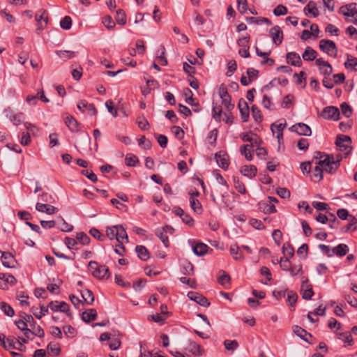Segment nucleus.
<instances>
[{
	"label": "nucleus",
	"instance_id": "nucleus-1",
	"mask_svg": "<svg viewBox=\"0 0 357 357\" xmlns=\"http://www.w3.org/2000/svg\"><path fill=\"white\" fill-rule=\"evenodd\" d=\"M341 157L337 155L336 158L332 154L326 156L323 160H318L323 170V172L328 174L335 173L340 165Z\"/></svg>",
	"mask_w": 357,
	"mask_h": 357
},
{
	"label": "nucleus",
	"instance_id": "nucleus-2",
	"mask_svg": "<svg viewBox=\"0 0 357 357\" xmlns=\"http://www.w3.org/2000/svg\"><path fill=\"white\" fill-rule=\"evenodd\" d=\"M88 266L92 271L93 276L98 279L104 280L109 277V270L105 265H99L96 261H91Z\"/></svg>",
	"mask_w": 357,
	"mask_h": 357
},
{
	"label": "nucleus",
	"instance_id": "nucleus-3",
	"mask_svg": "<svg viewBox=\"0 0 357 357\" xmlns=\"http://www.w3.org/2000/svg\"><path fill=\"white\" fill-rule=\"evenodd\" d=\"M319 47L322 52L327 54L328 56H333L334 58L337 56V48L333 41L331 40L322 39L319 41Z\"/></svg>",
	"mask_w": 357,
	"mask_h": 357
},
{
	"label": "nucleus",
	"instance_id": "nucleus-4",
	"mask_svg": "<svg viewBox=\"0 0 357 357\" xmlns=\"http://www.w3.org/2000/svg\"><path fill=\"white\" fill-rule=\"evenodd\" d=\"M351 138L347 135H340L335 141V144L339 150L344 152L345 155L349 154L351 151Z\"/></svg>",
	"mask_w": 357,
	"mask_h": 357
},
{
	"label": "nucleus",
	"instance_id": "nucleus-5",
	"mask_svg": "<svg viewBox=\"0 0 357 357\" xmlns=\"http://www.w3.org/2000/svg\"><path fill=\"white\" fill-rule=\"evenodd\" d=\"M301 294L304 300H310L314 295L312 285L309 283L308 278H303L301 287Z\"/></svg>",
	"mask_w": 357,
	"mask_h": 357
},
{
	"label": "nucleus",
	"instance_id": "nucleus-6",
	"mask_svg": "<svg viewBox=\"0 0 357 357\" xmlns=\"http://www.w3.org/2000/svg\"><path fill=\"white\" fill-rule=\"evenodd\" d=\"M321 116L325 119L337 121L339 119L340 111L336 107L328 106L324 108Z\"/></svg>",
	"mask_w": 357,
	"mask_h": 357
},
{
	"label": "nucleus",
	"instance_id": "nucleus-7",
	"mask_svg": "<svg viewBox=\"0 0 357 357\" xmlns=\"http://www.w3.org/2000/svg\"><path fill=\"white\" fill-rule=\"evenodd\" d=\"M289 130L296 132L299 135L310 136L312 135L310 127L304 123H296L292 126Z\"/></svg>",
	"mask_w": 357,
	"mask_h": 357
},
{
	"label": "nucleus",
	"instance_id": "nucleus-8",
	"mask_svg": "<svg viewBox=\"0 0 357 357\" xmlns=\"http://www.w3.org/2000/svg\"><path fill=\"white\" fill-rule=\"evenodd\" d=\"M187 296L190 300L195 301L201 306L208 307L210 305V302L208 299L198 292L189 291Z\"/></svg>",
	"mask_w": 357,
	"mask_h": 357
},
{
	"label": "nucleus",
	"instance_id": "nucleus-9",
	"mask_svg": "<svg viewBox=\"0 0 357 357\" xmlns=\"http://www.w3.org/2000/svg\"><path fill=\"white\" fill-rule=\"evenodd\" d=\"M269 33L274 44L279 45L282 43L283 40V32L279 26L275 25L272 27L270 29Z\"/></svg>",
	"mask_w": 357,
	"mask_h": 357
},
{
	"label": "nucleus",
	"instance_id": "nucleus-10",
	"mask_svg": "<svg viewBox=\"0 0 357 357\" xmlns=\"http://www.w3.org/2000/svg\"><path fill=\"white\" fill-rule=\"evenodd\" d=\"M215 158L220 167L223 169H227L229 167V155L228 154L222 151H220L215 153Z\"/></svg>",
	"mask_w": 357,
	"mask_h": 357
},
{
	"label": "nucleus",
	"instance_id": "nucleus-11",
	"mask_svg": "<svg viewBox=\"0 0 357 357\" xmlns=\"http://www.w3.org/2000/svg\"><path fill=\"white\" fill-rule=\"evenodd\" d=\"M21 317L22 318V319L15 321V325L22 331H24L26 329L28 328V323L31 322L33 324H35V321L31 314H26V313H23V314L21 315Z\"/></svg>",
	"mask_w": 357,
	"mask_h": 357
},
{
	"label": "nucleus",
	"instance_id": "nucleus-12",
	"mask_svg": "<svg viewBox=\"0 0 357 357\" xmlns=\"http://www.w3.org/2000/svg\"><path fill=\"white\" fill-rule=\"evenodd\" d=\"M316 65L319 66L320 72L325 76H329L333 72V68L331 64L324 61L323 59L319 58L315 61Z\"/></svg>",
	"mask_w": 357,
	"mask_h": 357
},
{
	"label": "nucleus",
	"instance_id": "nucleus-13",
	"mask_svg": "<svg viewBox=\"0 0 357 357\" xmlns=\"http://www.w3.org/2000/svg\"><path fill=\"white\" fill-rule=\"evenodd\" d=\"M339 12L347 17H354L357 13L356 3H351L349 4L340 7Z\"/></svg>",
	"mask_w": 357,
	"mask_h": 357
},
{
	"label": "nucleus",
	"instance_id": "nucleus-14",
	"mask_svg": "<svg viewBox=\"0 0 357 357\" xmlns=\"http://www.w3.org/2000/svg\"><path fill=\"white\" fill-rule=\"evenodd\" d=\"M1 261L3 266L6 268H14L16 263L14 256L6 252H1Z\"/></svg>",
	"mask_w": 357,
	"mask_h": 357
},
{
	"label": "nucleus",
	"instance_id": "nucleus-15",
	"mask_svg": "<svg viewBox=\"0 0 357 357\" xmlns=\"http://www.w3.org/2000/svg\"><path fill=\"white\" fill-rule=\"evenodd\" d=\"M48 307L52 311L59 310L62 312H68L69 311V305L64 301L60 303L58 301H51Z\"/></svg>",
	"mask_w": 357,
	"mask_h": 357
},
{
	"label": "nucleus",
	"instance_id": "nucleus-16",
	"mask_svg": "<svg viewBox=\"0 0 357 357\" xmlns=\"http://www.w3.org/2000/svg\"><path fill=\"white\" fill-rule=\"evenodd\" d=\"M241 119L243 122H247L249 118V107L248 103L243 100L240 99L238 103Z\"/></svg>",
	"mask_w": 357,
	"mask_h": 357
},
{
	"label": "nucleus",
	"instance_id": "nucleus-17",
	"mask_svg": "<svg viewBox=\"0 0 357 357\" xmlns=\"http://www.w3.org/2000/svg\"><path fill=\"white\" fill-rule=\"evenodd\" d=\"M36 209L39 212L45 213L48 215L54 214L58 211L54 206L40 202L36 204Z\"/></svg>",
	"mask_w": 357,
	"mask_h": 357
},
{
	"label": "nucleus",
	"instance_id": "nucleus-18",
	"mask_svg": "<svg viewBox=\"0 0 357 357\" xmlns=\"http://www.w3.org/2000/svg\"><path fill=\"white\" fill-rule=\"evenodd\" d=\"M283 121L284 122H281L279 123L278 122H275V123H273L271 126V129L273 133L275 132V130H276V132H277L276 137L278 139L279 142H280V139H282L283 137L282 132L287 125L286 121L283 120Z\"/></svg>",
	"mask_w": 357,
	"mask_h": 357
},
{
	"label": "nucleus",
	"instance_id": "nucleus-19",
	"mask_svg": "<svg viewBox=\"0 0 357 357\" xmlns=\"http://www.w3.org/2000/svg\"><path fill=\"white\" fill-rule=\"evenodd\" d=\"M293 331L296 335L300 337L302 340H303L306 342L310 343L309 337L312 338V335L310 333H307L305 329H303L301 326H294L293 327Z\"/></svg>",
	"mask_w": 357,
	"mask_h": 357
},
{
	"label": "nucleus",
	"instance_id": "nucleus-20",
	"mask_svg": "<svg viewBox=\"0 0 357 357\" xmlns=\"http://www.w3.org/2000/svg\"><path fill=\"white\" fill-rule=\"evenodd\" d=\"M286 58L288 63L294 66H301L302 61L298 54L296 52H288L286 54Z\"/></svg>",
	"mask_w": 357,
	"mask_h": 357
},
{
	"label": "nucleus",
	"instance_id": "nucleus-21",
	"mask_svg": "<svg viewBox=\"0 0 357 357\" xmlns=\"http://www.w3.org/2000/svg\"><path fill=\"white\" fill-rule=\"evenodd\" d=\"M241 173L248 178H253L256 176L257 169L255 165H243L240 169Z\"/></svg>",
	"mask_w": 357,
	"mask_h": 357
},
{
	"label": "nucleus",
	"instance_id": "nucleus-22",
	"mask_svg": "<svg viewBox=\"0 0 357 357\" xmlns=\"http://www.w3.org/2000/svg\"><path fill=\"white\" fill-rule=\"evenodd\" d=\"M24 332V335L27 339H33V337H31V335H35L38 336L39 337H43L45 335V332L43 329L40 326H38L34 331H31L29 328L26 329Z\"/></svg>",
	"mask_w": 357,
	"mask_h": 357
},
{
	"label": "nucleus",
	"instance_id": "nucleus-23",
	"mask_svg": "<svg viewBox=\"0 0 357 357\" xmlns=\"http://www.w3.org/2000/svg\"><path fill=\"white\" fill-rule=\"evenodd\" d=\"M65 123L68 129L73 132H77L79 130L77 121L72 116H69L66 118Z\"/></svg>",
	"mask_w": 357,
	"mask_h": 357
},
{
	"label": "nucleus",
	"instance_id": "nucleus-24",
	"mask_svg": "<svg viewBox=\"0 0 357 357\" xmlns=\"http://www.w3.org/2000/svg\"><path fill=\"white\" fill-rule=\"evenodd\" d=\"M97 318V312L95 309H89L83 312L82 319L86 323H89L91 321L96 320Z\"/></svg>",
	"mask_w": 357,
	"mask_h": 357
},
{
	"label": "nucleus",
	"instance_id": "nucleus-25",
	"mask_svg": "<svg viewBox=\"0 0 357 357\" xmlns=\"http://www.w3.org/2000/svg\"><path fill=\"white\" fill-rule=\"evenodd\" d=\"M314 163L316 165L312 170L311 177L314 182H319L323 178V170L321 167L318 165V160L314 162Z\"/></svg>",
	"mask_w": 357,
	"mask_h": 357
},
{
	"label": "nucleus",
	"instance_id": "nucleus-26",
	"mask_svg": "<svg viewBox=\"0 0 357 357\" xmlns=\"http://www.w3.org/2000/svg\"><path fill=\"white\" fill-rule=\"evenodd\" d=\"M230 254L235 260H243L244 256L240 247L237 244H233L230 246Z\"/></svg>",
	"mask_w": 357,
	"mask_h": 357
},
{
	"label": "nucleus",
	"instance_id": "nucleus-27",
	"mask_svg": "<svg viewBox=\"0 0 357 357\" xmlns=\"http://www.w3.org/2000/svg\"><path fill=\"white\" fill-rule=\"evenodd\" d=\"M181 271L183 274L191 275L194 273V266L188 261H183L181 264Z\"/></svg>",
	"mask_w": 357,
	"mask_h": 357
},
{
	"label": "nucleus",
	"instance_id": "nucleus-28",
	"mask_svg": "<svg viewBox=\"0 0 357 357\" xmlns=\"http://www.w3.org/2000/svg\"><path fill=\"white\" fill-rule=\"evenodd\" d=\"M190 204L191 208L195 213L197 214H201L202 213V206L198 199L193 197V194H190Z\"/></svg>",
	"mask_w": 357,
	"mask_h": 357
},
{
	"label": "nucleus",
	"instance_id": "nucleus-29",
	"mask_svg": "<svg viewBox=\"0 0 357 357\" xmlns=\"http://www.w3.org/2000/svg\"><path fill=\"white\" fill-rule=\"evenodd\" d=\"M332 251L333 255H336L338 257H343L349 252V247L346 244L341 243L334 247Z\"/></svg>",
	"mask_w": 357,
	"mask_h": 357
},
{
	"label": "nucleus",
	"instance_id": "nucleus-30",
	"mask_svg": "<svg viewBox=\"0 0 357 357\" xmlns=\"http://www.w3.org/2000/svg\"><path fill=\"white\" fill-rule=\"evenodd\" d=\"M208 249V246L203 243H198L192 247L194 253L197 256L204 255Z\"/></svg>",
	"mask_w": 357,
	"mask_h": 357
},
{
	"label": "nucleus",
	"instance_id": "nucleus-31",
	"mask_svg": "<svg viewBox=\"0 0 357 357\" xmlns=\"http://www.w3.org/2000/svg\"><path fill=\"white\" fill-rule=\"evenodd\" d=\"M135 251L138 257L142 261H146L150 258L148 250L143 245H137Z\"/></svg>",
	"mask_w": 357,
	"mask_h": 357
},
{
	"label": "nucleus",
	"instance_id": "nucleus-32",
	"mask_svg": "<svg viewBox=\"0 0 357 357\" xmlns=\"http://www.w3.org/2000/svg\"><path fill=\"white\" fill-rule=\"evenodd\" d=\"M344 67L347 69H351L352 70L357 71V58L352 56L350 54L347 55V61L344 63Z\"/></svg>",
	"mask_w": 357,
	"mask_h": 357
},
{
	"label": "nucleus",
	"instance_id": "nucleus-33",
	"mask_svg": "<svg viewBox=\"0 0 357 357\" xmlns=\"http://www.w3.org/2000/svg\"><path fill=\"white\" fill-rule=\"evenodd\" d=\"M36 21L38 22V25L41 24V22L43 21L45 24H47L48 22V13L46 10L40 9L37 11L35 16Z\"/></svg>",
	"mask_w": 357,
	"mask_h": 357
},
{
	"label": "nucleus",
	"instance_id": "nucleus-34",
	"mask_svg": "<svg viewBox=\"0 0 357 357\" xmlns=\"http://www.w3.org/2000/svg\"><path fill=\"white\" fill-rule=\"evenodd\" d=\"M81 295L84 300V301L88 305H92L94 301V296L93 292L88 289H85L81 291Z\"/></svg>",
	"mask_w": 357,
	"mask_h": 357
},
{
	"label": "nucleus",
	"instance_id": "nucleus-35",
	"mask_svg": "<svg viewBox=\"0 0 357 357\" xmlns=\"http://www.w3.org/2000/svg\"><path fill=\"white\" fill-rule=\"evenodd\" d=\"M55 53L60 59L64 61L74 58L76 56L75 52L69 50H56Z\"/></svg>",
	"mask_w": 357,
	"mask_h": 357
},
{
	"label": "nucleus",
	"instance_id": "nucleus-36",
	"mask_svg": "<svg viewBox=\"0 0 357 357\" xmlns=\"http://www.w3.org/2000/svg\"><path fill=\"white\" fill-rule=\"evenodd\" d=\"M316 56L317 52L310 47H307L302 54V57L305 61H313L316 59Z\"/></svg>",
	"mask_w": 357,
	"mask_h": 357
},
{
	"label": "nucleus",
	"instance_id": "nucleus-37",
	"mask_svg": "<svg viewBox=\"0 0 357 357\" xmlns=\"http://www.w3.org/2000/svg\"><path fill=\"white\" fill-rule=\"evenodd\" d=\"M259 208L265 213H274L277 211L275 205L271 203H259Z\"/></svg>",
	"mask_w": 357,
	"mask_h": 357
},
{
	"label": "nucleus",
	"instance_id": "nucleus-38",
	"mask_svg": "<svg viewBox=\"0 0 357 357\" xmlns=\"http://www.w3.org/2000/svg\"><path fill=\"white\" fill-rule=\"evenodd\" d=\"M117 242L119 243H123V239H126V242H128V237L126 229L121 225H117Z\"/></svg>",
	"mask_w": 357,
	"mask_h": 357
},
{
	"label": "nucleus",
	"instance_id": "nucleus-39",
	"mask_svg": "<svg viewBox=\"0 0 357 357\" xmlns=\"http://www.w3.org/2000/svg\"><path fill=\"white\" fill-rule=\"evenodd\" d=\"M305 12H307L309 14H311L314 17H316L319 15V10L316 6V3L313 1H310L304 8Z\"/></svg>",
	"mask_w": 357,
	"mask_h": 357
},
{
	"label": "nucleus",
	"instance_id": "nucleus-40",
	"mask_svg": "<svg viewBox=\"0 0 357 357\" xmlns=\"http://www.w3.org/2000/svg\"><path fill=\"white\" fill-rule=\"evenodd\" d=\"M48 306L45 307L43 305H41L40 310H38V308L36 307H32L31 308V312L37 319H40L48 312Z\"/></svg>",
	"mask_w": 357,
	"mask_h": 357
},
{
	"label": "nucleus",
	"instance_id": "nucleus-41",
	"mask_svg": "<svg viewBox=\"0 0 357 357\" xmlns=\"http://www.w3.org/2000/svg\"><path fill=\"white\" fill-rule=\"evenodd\" d=\"M252 146V144H245L240 149L241 154L244 155L245 158L250 161L252 159V151L250 150Z\"/></svg>",
	"mask_w": 357,
	"mask_h": 357
},
{
	"label": "nucleus",
	"instance_id": "nucleus-42",
	"mask_svg": "<svg viewBox=\"0 0 357 357\" xmlns=\"http://www.w3.org/2000/svg\"><path fill=\"white\" fill-rule=\"evenodd\" d=\"M233 181L234 187L237 190V191L241 194H245L247 190L244 183L241 181H240L239 178L236 176H234Z\"/></svg>",
	"mask_w": 357,
	"mask_h": 357
},
{
	"label": "nucleus",
	"instance_id": "nucleus-43",
	"mask_svg": "<svg viewBox=\"0 0 357 357\" xmlns=\"http://www.w3.org/2000/svg\"><path fill=\"white\" fill-rule=\"evenodd\" d=\"M24 114L22 112L17 114H11L9 116V119L13 123L14 125L17 126L22 123L24 121Z\"/></svg>",
	"mask_w": 357,
	"mask_h": 357
},
{
	"label": "nucleus",
	"instance_id": "nucleus-44",
	"mask_svg": "<svg viewBox=\"0 0 357 357\" xmlns=\"http://www.w3.org/2000/svg\"><path fill=\"white\" fill-rule=\"evenodd\" d=\"M222 114V107L221 106H217L214 103H213V108H212V114L213 118L218 122H220L221 121V116Z\"/></svg>",
	"mask_w": 357,
	"mask_h": 357
},
{
	"label": "nucleus",
	"instance_id": "nucleus-45",
	"mask_svg": "<svg viewBox=\"0 0 357 357\" xmlns=\"http://www.w3.org/2000/svg\"><path fill=\"white\" fill-rule=\"evenodd\" d=\"M282 253L288 258L292 257L294 255V249L289 243H285L282 246Z\"/></svg>",
	"mask_w": 357,
	"mask_h": 357
},
{
	"label": "nucleus",
	"instance_id": "nucleus-46",
	"mask_svg": "<svg viewBox=\"0 0 357 357\" xmlns=\"http://www.w3.org/2000/svg\"><path fill=\"white\" fill-rule=\"evenodd\" d=\"M138 162H139L138 158L132 153L127 154L125 158L126 165L128 166H130V167L135 166Z\"/></svg>",
	"mask_w": 357,
	"mask_h": 357
},
{
	"label": "nucleus",
	"instance_id": "nucleus-47",
	"mask_svg": "<svg viewBox=\"0 0 357 357\" xmlns=\"http://www.w3.org/2000/svg\"><path fill=\"white\" fill-rule=\"evenodd\" d=\"M155 235L160 239L166 248L169 247V238L165 232L160 229H157L155 231Z\"/></svg>",
	"mask_w": 357,
	"mask_h": 357
},
{
	"label": "nucleus",
	"instance_id": "nucleus-48",
	"mask_svg": "<svg viewBox=\"0 0 357 357\" xmlns=\"http://www.w3.org/2000/svg\"><path fill=\"white\" fill-rule=\"evenodd\" d=\"M220 275L218 278V282L221 285L225 286L230 282V276L225 271H220Z\"/></svg>",
	"mask_w": 357,
	"mask_h": 357
},
{
	"label": "nucleus",
	"instance_id": "nucleus-49",
	"mask_svg": "<svg viewBox=\"0 0 357 357\" xmlns=\"http://www.w3.org/2000/svg\"><path fill=\"white\" fill-rule=\"evenodd\" d=\"M288 272H289L291 276L301 275L303 273V266L301 264L291 265Z\"/></svg>",
	"mask_w": 357,
	"mask_h": 357
},
{
	"label": "nucleus",
	"instance_id": "nucleus-50",
	"mask_svg": "<svg viewBox=\"0 0 357 357\" xmlns=\"http://www.w3.org/2000/svg\"><path fill=\"white\" fill-rule=\"evenodd\" d=\"M294 96L288 94L283 98L281 102V107L282 108L288 109L293 105Z\"/></svg>",
	"mask_w": 357,
	"mask_h": 357
},
{
	"label": "nucleus",
	"instance_id": "nucleus-51",
	"mask_svg": "<svg viewBox=\"0 0 357 357\" xmlns=\"http://www.w3.org/2000/svg\"><path fill=\"white\" fill-rule=\"evenodd\" d=\"M189 351L194 355L202 356V351L201 346L195 342H191L189 346Z\"/></svg>",
	"mask_w": 357,
	"mask_h": 357
},
{
	"label": "nucleus",
	"instance_id": "nucleus-52",
	"mask_svg": "<svg viewBox=\"0 0 357 357\" xmlns=\"http://www.w3.org/2000/svg\"><path fill=\"white\" fill-rule=\"evenodd\" d=\"M118 231H117V225H114L113 227H108L106 229V236L111 240L116 239Z\"/></svg>",
	"mask_w": 357,
	"mask_h": 357
},
{
	"label": "nucleus",
	"instance_id": "nucleus-53",
	"mask_svg": "<svg viewBox=\"0 0 357 357\" xmlns=\"http://www.w3.org/2000/svg\"><path fill=\"white\" fill-rule=\"evenodd\" d=\"M0 305H1V309L3 311L5 314H6L7 316L12 317L15 314L14 310L8 304H7L4 302H2L0 303Z\"/></svg>",
	"mask_w": 357,
	"mask_h": 357
},
{
	"label": "nucleus",
	"instance_id": "nucleus-54",
	"mask_svg": "<svg viewBox=\"0 0 357 357\" xmlns=\"http://www.w3.org/2000/svg\"><path fill=\"white\" fill-rule=\"evenodd\" d=\"M138 145L142 149L148 150L151 147V142L149 139H146L145 136H142L138 139Z\"/></svg>",
	"mask_w": 357,
	"mask_h": 357
},
{
	"label": "nucleus",
	"instance_id": "nucleus-55",
	"mask_svg": "<svg viewBox=\"0 0 357 357\" xmlns=\"http://www.w3.org/2000/svg\"><path fill=\"white\" fill-rule=\"evenodd\" d=\"M89 234L94 238H96L100 241H104L106 238V237L103 234H102L98 229H96L95 227H93L89 230Z\"/></svg>",
	"mask_w": 357,
	"mask_h": 357
},
{
	"label": "nucleus",
	"instance_id": "nucleus-56",
	"mask_svg": "<svg viewBox=\"0 0 357 357\" xmlns=\"http://www.w3.org/2000/svg\"><path fill=\"white\" fill-rule=\"evenodd\" d=\"M47 349L48 351L52 353L54 356H58L61 351V349L59 347V344L54 342L49 343Z\"/></svg>",
	"mask_w": 357,
	"mask_h": 357
},
{
	"label": "nucleus",
	"instance_id": "nucleus-57",
	"mask_svg": "<svg viewBox=\"0 0 357 357\" xmlns=\"http://www.w3.org/2000/svg\"><path fill=\"white\" fill-rule=\"evenodd\" d=\"M225 347L228 351H234L238 347V343L236 340H226L224 342Z\"/></svg>",
	"mask_w": 357,
	"mask_h": 357
},
{
	"label": "nucleus",
	"instance_id": "nucleus-58",
	"mask_svg": "<svg viewBox=\"0 0 357 357\" xmlns=\"http://www.w3.org/2000/svg\"><path fill=\"white\" fill-rule=\"evenodd\" d=\"M116 20L119 24L124 25L126 23V14L121 9L116 11Z\"/></svg>",
	"mask_w": 357,
	"mask_h": 357
},
{
	"label": "nucleus",
	"instance_id": "nucleus-59",
	"mask_svg": "<svg viewBox=\"0 0 357 357\" xmlns=\"http://www.w3.org/2000/svg\"><path fill=\"white\" fill-rule=\"evenodd\" d=\"M60 26L65 30H68L72 26V20L70 16H65L60 22Z\"/></svg>",
	"mask_w": 357,
	"mask_h": 357
},
{
	"label": "nucleus",
	"instance_id": "nucleus-60",
	"mask_svg": "<svg viewBox=\"0 0 357 357\" xmlns=\"http://www.w3.org/2000/svg\"><path fill=\"white\" fill-rule=\"evenodd\" d=\"M281 268L284 271H288L292 265L287 257H282L280 260Z\"/></svg>",
	"mask_w": 357,
	"mask_h": 357
},
{
	"label": "nucleus",
	"instance_id": "nucleus-61",
	"mask_svg": "<svg viewBox=\"0 0 357 357\" xmlns=\"http://www.w3.org/2000/svg\"><path fill=\"white\" fill-rule=\"evenodd\" d=\"M76 238L83 245H88L90 243L89 236L84 232L77 233Z\"/></svg>",
	"mask_w": 357,
	"mask_h": 357
},
{
	"label": "nucleus",
	"instance_id": "nucleus-62",
	"mask_svg": "<svg viewBox=\"0 0 357 357\" xmlns=\"http://www.w3.org/2000/svg\"><path fill=\"white\" fill-rule=\"evenodd\" d=\"M137 123L142 130H146L149 128V123L144 116L139 117L137 120Z\"/></svg>",
	"mask_w": 357,
	"mask_h": 357
},
{
	"label": "nucleus",
	"instance_id": "nucleus-63",
	"mask_svg": "<svg viewBox=\"0 0 357 357\" xmlns=\"http://www.w3.org/2000/svg\"><path fill=\"white\" fill-rule=\"evenodd\" d=\"M252 115L254 120L257 122H261L262 121V116L261 114V112L259 108L255 106H252Z\"/></svg>",
	"mask_w": 357,
	"mask_h": 357
},
{
	"label": "nucleus",
	"instance_id": "nucleus-64",
	"mask_svg": "<svg viewBox=\"0 0 357 357\" xmlns=\"http://www.w3.org/2000/svg\"><path fill=\"white\" fill-rule=\"evenodd\" d=\"M228 70L226 73L227 77H231L234 73L236 70L237 65L234 60H231L227 63Z\"/></svg>",
	"mask_w": 357,
	"mask_h": 357
}]
</instances>
